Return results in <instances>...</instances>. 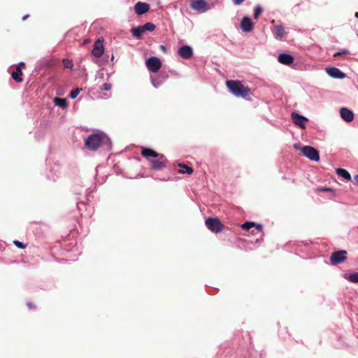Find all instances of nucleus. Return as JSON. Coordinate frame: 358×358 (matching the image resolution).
Instances as JSON below:
<instances>
[{"label": "nucleus", "instance_id": "3", "mask_svg": "<svg viewBox=\"0 0 358 358\" xmlns=\"http://www.w3.org/2000/svg\"><path fill=\"white\" fill-rule=\"evenodd\" d=\"M205 224L207 228L214 233H220L224 229V225L217 217H208L206 220Z\"/></svg>", "mask_w": 358, "mask_h": 358}, {"label": "nucleus", "instance_id": "44", "mask_svg": "<svg viewBox=\"0 0 358 358\" xmlns=\"http://www.w3.org/2000/svg\"><path fill=\"white\" fill-rule=\"evenodd\" d=\"M152 82L153 85L155 87V86H156V85H155V80H154L152 78Z\"/></svg>", "mask_w": 358, "mask_h": 358}, {"label": "nucleus", "instance_id": "7", "mask_svg": "<svg viewBox=\"0 0 358 358\" xmlns=\"http://www.w3.org/2000/svg\"><path fill=\"white\" fill-rule=\"evenodd\" d=\"M178 54L181 58L188 59L192 57L193 50L189 45H182L178 49Z\"/></svg>", "mask_w": 358, "mask_h": 358}, {"label": "nucleus", "instance_id": "33", "mask_svg": "<svg viewBox=\"0 0 358 358\" xmlns=\"http://www.w3.org/2000/svg\"><path fill=\"white\" fill-rule=\"evenodd\" d=\"M27 305L29 307V308H30V309L36 308V305L34 304L32 302H27Z\"/></svg>", "mask_w": 358, "mask_h": 358}, {"label": "nucleus", "instance_id": "38", "mask_svg": "<svg viewBox=\"0 0 358 358\" xmlns=\"http://www.w3.org/2000/svg\"><path fill=\"white\" fill-rule=\"evenodd\" d=\"M354 180L357 184H358V175L354 176Z\"/></svg>", "mask_w": 358, "mask_h": 358}, {"label": "nucleus", "instance_id": "42", "mask_svg": "<svg viewBox=\"0 0 358 358\" xmlns=\"http://www.w3.org/2000/svg\"><path fill=\"white\" fill-rule=\"evenodd\" d=\"M294 148L296 149V150H298L299 148V145L298 144H294Z\"/></svg>", "mask_w": 358, "mask_h": 358}, {"label": "nucleus", "instance_id": "31", "mask_svg": "<svg viewBox=\"0 0 358 358\" xmlns=\"http://www.w3.org/2000/svg\"><path fill=\"white\" fill-rule=\"evenodd\" d=\"M349 54V51L348 50H343L341 52H338L334 55V57H338L340 55H346Z\"/></svg>", "mask_w": 358, "mask_h": 358}, {"label": "nucleus", "instance_id": "20", "mask_svg": "<svg viewBox=\"0 0 358 358\" xmlns=\"http://www.w3.org/2000/svg\"><path fill=\"white\" fill-rule=\"evenodd\" d=\"M178 166L180 168L178 170V173H187V174L190 175L193 173L192 168H191L185 164H179Z\"/></svg>", "mask_w": 358, "mask_h": 358}, {"label": "nucleus", "instance_id": "14", "mask_svg": "<svg viewBox=\"0 0 358 358\" xmlns=\"http://www.w3.org/2000/svg\"><path fill=\"white\" fill-rule=\"evenodd\" d=\"M278 60L282 64L289 65L294 62V57L291 55L282 53L279 55Z\"/></svg>", "mask_w": 358, "mask_h": 358}, {"label": "nucleus", "instance_id": "5", "mask_svg": "<svg viewBox=\"0 0 358 358\" xmlns=\"http://www.w3.org/2000/svg\"><path fill=\"white\" fill-rule=\"evenodd\" d=\"M301 152L304 156L310 160L318 162L320 159L319 152L312 146L306 145L303 147Z\"/></svg>", "mask_w": 358, "mask_h": 358}, {"label": "nucleus", "instance_id": "24", "mask_svg": "<svg viewBox=\"0 0 358 358\" xmlns=\"http://www.w3.org/2000/svg\"><path fill=\"white\" fill-rule=\"evenodd\" d=\"M144 30V32L146 31H152L155 29L156 26L155 24L152 22H147L144 25L142 26Z\"/></svg>", "mask_w": 358, "mask_h": 358}, {"label": "nucleus", "instance_id": "13", "mask_svg": "<svg viewBox=\"0 0 358 358\" xmlns=\"http://www.w3.org/2000/svg\"><path fill=\"white\" fill-rule=\"evenodd\" d=\"M327 72L330 76L335 78H343L345 77V73L336 67L327 69Z\"/></svg>", "mask_w": 358, "mask_h": 358}, {"label": "nucleus", "instance_id": "43", "mask_svg": "<svg viewBox=\"0 0 358 358\" xmlns=\"http://www.w3.org/2000/svg\"><path fill=\"white\" fill-rule=\"evenodd\" d=\"M28 15H25L24 16H23L22 20H25L28 17Z\"/></svg>", "mask_w": 358, "mask_h": 358}, {"label": "nucleus", "instance_id": "16", "mask_svg": "<svg viewBox=\"0 0 358 358\" xmlns=\"http://www.w3.org/2000/svg\"><path fill=\"white\" fill-rule=\"evenodd\" d=\"M274 34L276 38L281 40L286 34V32L282 26L276 25L274 27Z\"/></svg>", "mask_w": 358, "mask_h": 358}, {"label": "nucleus", "instance_id": "27", "mask_svg": "<svg viewBox=\"0 0 358 358\" xmlns=\"http://www.w3.org/2000/svg\"><path fill=\"white\" fill-rule=\"evenodd\" d=\"M64 66L66 69H71L73 67V63L68 59H64L63 61Z\"/></svg>", "mask_w": 358, "mask_h": 358}, {"label": "nucleus", "instance_id": "19", "mask_svg": "<svg viewBox=\"0 0 358 358\" xmlns=\"http://www.w3.org/2000/svg\"><path fill=\"white\" fill-rule=\"evenodd\" d=\"M336 172L338 176L344 178L345 180H351L350 174L345 169H341V168H338L336 169Z\"/></svg>", "mask_w": 358, "mask_h": 358}, {"label": "nucleus", "instance_id": "37", "mask_svg": "<svg viewBox=\"0 0 358 358\" xmlns=\"http://www.w3.org/2000/svg\"><path fill=\"white\" fill-rule=\"evenodd\" d=\"M159 48H160L162 51H164V52H166V47H165V46H164V45H160V46H159Z\"/></svg>", "mask_w": 358, "mask_h": 358}, {"label": "nucleus", "instance_id": "9", "mask_svg": "<svg viewBox=\"0 0 358 358\" xmlns=\"http://www.w3.org/2000/svg\"><path fill=\"white\" fill-rule=\"evenodd\" d=\"M253 23L249 17L245 16L242 19L241 22V28L243 32H250L253 29Z\"/></svg>", "mask_w": 358, "mask_h": 358}, {"label": "nucleus", "instance_id": "21", "mask_svg": "<svg viewBox=\"0 0 358 358\" xmlns=\"http://www.w3.org/2000/svg\"><path fill=\"white\" fill-rule=\"evenodd\" d=\"M132 35L136 38H140L141 35L145 33L142 26L134 27L131 29Z\"/></svg>", "mask_w": 358, "mask_h": 358}, {"label": "nucleus", "instance_id": "17", "mask_svg": "<svg viewBox=\"0 0 358 358\" xmlns=\"http://www.w3.org/2000/svg\"><path fill=\"white\" fill-rule=\"evenodd\" d=\"M22 71L20 68H16L15 71L11 73V77L13 80H15L17 83H21L23 80L22 78Z\"/></svg>", "mask_w": 358, "mask_h": 358}, {"label": "nucleus", "instance_id": "1", "mask_svg": "<svg viewBox=\"0 0 358 358\" xmlns=\"http://www.w3.org/2000/svg\"><path fill=\"white\" fill-rule=\"evenodd\" d=\"M226 86L234 96L242 97L246 100H251V89L243 85L240 80H229L226 81Z\"/></svg>", "mask_w": 358, "mask_h": 358}, {"label": "nucleus", "instance_id": "32", "mask_svg": "<svg viewBox=\"0 0 358 358\" xmlns=\"http://www.w3.org/2000/svg\"><path fill=\"white\" fill-rule=\"evenodd\" d=\"M162 158H163V155H161L158 153V164H157L158 169H161L164 166L163 162L159 161V159H161Z\"/></svg>", "mask_w": 358, "mask_h": 358}, {"label": "nucleus", "instance_id": "41", "mask_svg": "<svg viewBox=\"0 0 358 358\" xmlns=\"http://www.w3.org/2000/svg\"><path fill=\"white\" fill-rule=\"evenodd\" d=\"M332 189L331 188H325V189H322L321 191H331Z\"/></svg>", "mask_w": 358, "mask_h": 358}, {"label": "nucleus", "instance_id": "2", "mask_svg": "<svg viewBox=\"0 0 358 358\" xmlns=\"http://www.w3.org/2000/svg\"><path fill=\"white\" fill-rule=\"evenodd\" d=\"M106 136L102 133L90 134L86 138L85 145L89 150L96 151L101 146Z\"/></svg>", "mask_w": 358, "mask_h": 358}, {"label": "nucleus", "instance_id": "12", "mask_svg": "<svg viewBox=\"0 0 358 358\" xmlns=\"http://www.w3.org/2000/svg\"><path fill=\"white\" fill-rule=\"evenodd\" d=\"M190 6L195 10L204 11L207 8V3L203 0H194L192 1Z\"/></svg>", "mask_w": 358, "mask_h": 358}, {"label": "nucleus", "instance_id": "39", "mask_svg": "<svg viewBox=\"0 0 358 358\" xmlns=\"http://www.w3.org/2000/svg\"><path fill=\"white\" fill-rule=\"evenodd\" d=\"M152 166L153 168H156L157 167V162L156 161H153L152 163Z\"/></svg>", "mask_w": 358, "mask_h": 358}, {"label": "nucleus", "instance_id": "4", "mask_svg": "<svg viewBox=\"0 0 358 358\" xmlns=\"http://www.w3.org/2000/svg\"><path fill=\"white\" fill-rule=\"evenodd\" d=\"M347 251L344 250L333 252L330 257L331 264L338 265L344 262L347 259Z\"/></svg>", "mask_w": 358, "mask_h": 358}, {"label": "nucleus", "instance_id": "11", "mask_svg": "<svg viewBox=\"0 0 358 358\" xmlns=\"http://www.w3.org/2000/svg\"><path fill=\"white\" fill-rule=\"evenodd\" d=\"M150 6L145 2L138 1L135 4L134 10L138 15H143L149 10Z\"/></svg>", "mask_w": 358, "mask_h": 358}, {"label": "nucleus", "instance_id": "18", "mask_svg": "<svg viewBox=\"0 0 358 358\" xmlns=\"http://www.w3.org/2000/svg\"><path fill=\"white\" fill-rule=\"evenodd\" d=\"M141 155L147 159L157 157V152L150 148H143L141 151Z\"/></svg>", "mask_w": 358, "mask_h": 358}, {"label": "nucleus", "instance_id": "15", "mask_svg": "<svg viewBox=\"0 0 358 358\" xmlns=\"http://www.w3.org/2000/svg\"><path fill=\"white\" fill-rule=\"evenodd\" d=\"M148 69L154 73L157 72V57H151L146 61Z\"/></svg>", "mask_w": 358, "mask_h": 358}, {"label": "nucleus", "instance_id": "25", "mask_svg": "<svg viewBox=\"0 0 358 358\" xmlns=\"http://www.w3.org/2000/svg\"><path fill=\"white\" fill-rule=\"evenodd\" d=\"M255 225V222H246L245 223H243L242 225H241V228L243 229V230H249L250 229H251L252 227H254Z\"/></svg>", "mask_w": 358, "mask_h": 358}, {"label": "nucleus", "instance_id": "29", "mask_svg": "<svg viewBox=\"0 0 358 358\" xmlns=\"http://www.w3.org/2000/svg\"><path fill=\"white\" fill-rule=\"evenodd\" d=\"M13 243L15 246L21 249H24L27 247V244H24L19 241H14Z\"/></svg>", "mask_w": 358, "mask_h": 358}, {"label": "nucleus", "instance_id": "30", "mask_svg": "<svg viewBox=\"0 0 358 358\" xmlns=\"http://www.w3.org/2000/svg\"><path fill=\"white\" fill-rule=\"evenodd\" d=\"M111 85L110 83H105L101 87V90L103 91H109L111 89Z\"/></svg>", "mask_w": 358, "mask_h": 358}, {"label": "nucleus", "instance_id": "35", "mask_svg": "<svg viewBox=\"0 0 358 358\" xmlns=\"http://www.w3.org/2000/svg\"><path fill=\"white\" fill-rule=\"evenodd\" d=\"M255 227H256V229H257L258 231H261L262 230V229H263L262 225V224H255Z\"/></svg>", "mask_w": 358, "mask_h": 358}, {"label": "nucleus", "instance_id": "45", "mask_svg": "<svg viewBox=\"0 0 358 358\" xmlns=\"http://www.w3.org/2000/svg\"><path fill=\"white\" fill-rule=\"evenodd\" d=\"M355 17L358 18V12L355 13Z\"/></svg>", "mask_w": 358, "mask_h": 358}, {"label": "nucleus", "instance_id": "22", "mask_svg": "<svg viewBox=\"0 0 358 358\" xmlns=\"http://www.w3.org/2000/svg\"><path fill=\"white\" fill-rule=\"evenodd\" d=\"M54 103H55L56 106H59L62 108H66L67 106L66 101L64 99L55 98L54 99Z\"/></svg>", "mask_w": 358, "mask_h": 358}, {"label": "nucleus", "instance_id": "36", "mask_svg": "<svg viewBox=\"0 0 358 358\" xmlns=\"http://www.w3.org/2000/svg\"><path fill=\"white\" fill-rule=\"evenodd\" d=\"M25 66V64L24 62H21L18 64V65L17 66L16 68H20L22 69V67H24Z\"/></svg>", "mask_w": 358, "mask_h": 358}, {"label": "nucleus", "instance_id": "23", "mask_svg": "<svg viewBox=\"0 0 358 358\" xmlns=\"http://www.w3.org/2000/svg\"><path fill=\"white\" fill-rule=\"evenodd\" d=\"M345 278L352 282H358V273H354L350 275H345Z\"/></svg>", "mask_w": 358, "mask_h": 358}, {"label": "nucleus", "instance_id": "10", "mask_svg": "<svg viewBox=\"0 0 358 358\" xmlns=\"http://www.w3.org/2000/svg\"><path fill=\"white\" fill-rule=\"evenodd\" d=\"M340 115L341 118L347 122H350L354 119V113L347 108H341Z\"/></svg>", "mask_w": 358, "mask_h": 358}, {"label": "nucleus", "instance_id": "40", "mask_svg": "<svg viewBox=\"0 0 358 358\" xmlns=\"http://www.w3.org/2000/svg\"><path fill=\"white\" fill-rule=\"evenodd\" d=\"M161 66H162V62H161V61L158 59V65H157L158 70L161 68Z\"/></svg>", "mask_w": 358, "mask_h": 358}, {"label": "nucleus", "instance_id": "28", "mask_svg": "<svg viewBox=\"0 0 358 358\" xmlns=\"http://www.w3.org/2000/svg\"><path fill=\"white\" fill-rule=\"evenodd\" d=\"M80 92V90L79 88L74 89L73 90H72L71 92L70 97L71 99H76L78 96V95L79 94Z\"/></svg>", "mask_w": 358, "mask_h": 358}, {"label": "nucleus", "instance_id": "8", "mask_svg": "<svg viewBox=\"0 0 358 358\" xmlns=\"http://www.w3.org/2000/svg\"><path fill=\"white\" fill-rule=\"evenodd\" d=\"M292 119L293 122L299 126L301 129L306 128L305 122L308 121V119L298 113H292Z\"/></svg>", "mask_w": 358, "mask_h": 358}, {"label": "nucleus", "instance_id": "26", "mask_svg": "<svg viewBox=\"0 0 358 358\" xmlns=\"http://www.w3.org/2000/svg\"><path fill=\"white\" fill-rule=\"evenodd\" d=\"M262 11H263L262 8L260 6H257L255 8V10H254V17L255 19H257L259 17V16L261 15V13H262Z\"/></svg>", "mask_w": 358, "mask_h": 358}, {"label": "nucleus", "instance_id": "6", "mask_svg": "<svg viewBox=\"0 0 358 358\" xmlns=\"http://www.w3.org/2000/svg\"><path fill=\"white\" fill-rule=\"evenodd\" d=\"M103 41V39L99 38L95 41L94 44L93 49L92 50V54L97 58L100 57L103 53L104 48Z\"/></svg>", "mask_w": 358, "mask_h": 358}, {"label": "nucleus", "instance_id": "34", "mask_svg": "<svg viewBox=\"0 0 358 358\" xmlns=\"http://www.w3.org/2000/svg\"><path fill=\"white\" fill-rule=\"evenodd\" d=\"M233 1V3L235 4V5H240L245 0H232Z\"/></svg>", "mask_w": 358, "mask_h": 358}]
</instances>
